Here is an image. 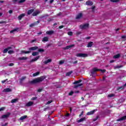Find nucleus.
I'll return each instance as SVG.
<instances>
[{"label":"nucleus","instance_id":"obj_1","mask_svg":"<svg viewBox=\"0 0 126 126\" xmlns=\"http://www.w3.org/2000/svg\"><path fill=\"white\" fill-rule=\"evenodd\" d=\"M46 78V76H42L40 77H38L37 78H35L33 79L32 81H31L30 82V83L31 84H36L37 83H40V82H42L44 79Z\"/></svg>","mask_w":126,"mask_h":126},{"label":"nucleus","instance_id":"obj_32","mask_svg":"<svg viewBox=\"0 0 126 126\" xmlns=\"http://www.w3.org/2000/svg\"><path fill=\"white\" fill-rule=\"evenodd\" d=\"M120 57H121V54H118L117 55H115L113 58L114 59H119V58H120Z\"/></svg>","mask_w":126,"mask_h":126},{"label":"nucleus","instance_id":"obj_14","mask_svg":"<svg viewBox=\"0 0 126 126\" xmlns=\"http://www.w3.org/2000/svg\"><path fill=\"white\" fill-rule=\"evenodd\" d=\"M54 33H55V31H47L46 32V34H47V35H53V34H54Z\"/></svg>","mask_w":126,"mask_h":126},{"label":"nucleus","instance_id":"obj_4","mask_svg":"<svg viewBox=\"0 0 126 126\" xmlns=\"http://www.w3.org/2000/svg\"><path fill=\"white\" fill-rule=\"evenodd\" d=\"M89 27V24H85L80 26V29H87Z\"/></svg>","mask_w":126,"mask_h":126},{"label":"nucleus","instance_id":"obj_59","mask_svg":"<svg viewBox=\"0 0 126 126\" xmlns=\"http://www.w3.org/2000/svg\"><path fill=\"white\" fill-rule=\"evenodd\" d=\"M62 15V12H60L59 13L57 14V16H61Z\"/></svg>","mask_w":126,"mask_h":126},{"label":"nucleus","instance_id":"obj_62","mask_svg":"<svg viewBox=\"0 0 126 126\" xmlns=\"http://www.w3.org/2000/svg\"><path fill=\"white\" fill-rule=\"evenodd\" d=\"M54 0H50V3H53V2H54Z\"/></svg>","mask_w":126,"mask_h":126},{"label":"nucleus","instance_id":"obj_17","mask_svg":"<svg viewBox=\"0 0 126 126\" xmlns=\"http://www.w3.org/2000/svg\"><path fill=\"white\" fill-rule=\"evenodd\" d=\"M48 41H49V37L45 36V37H43L42 40V42H48Z\"/></svg>","mask_w":126,"mask_h":126},{"label":"nucleus","instance_id":"obj_57","mask_svg":"<svg viewBox=\"0 0 126 126\" xmlns=\"http://www.w3.org/2000/svg\"><path fill=\"white\" fill-rule=\"evenodd\" d=\"M37 41V39H33L31 41V43H34V42H36Z\"/></svg>","mask_w":126,"mask_h":126},{"label":"nucleus","instance_id":"obj_43","mask_svg":"<svg viewBox=\"0 0 126 126\" xmlns=\"http://www.w3.org/2000/svg\"><path fill=\"white\" fill-rule=\"evenodd\" d=\"M36 99H37V97H36V96H35V97H32V98H31V100H32V101H34V100H36Z\"/></svg>","mask_w":126,"mask_h":126},{"label":"nucleus","instance_id":"obj_3","mask_svg":"<svg viewBox=\"0 0 126 126\" xmlns=\"http://www.w3.org/2000/svg\"><path fill=\"white\" fill-rule=\"evenodd\" d=\"M76 57H78L79 58H87V57H88V54L84 53H78L76 54Z\"/></svg>","mask_w":126,"mask_h":126},{"label":"nucleus","instance_id":"obj_45","mask_svg":"<svg viewBox=\"0 0 126 126\" xmlns=\"http://www.w3.org/2000/svg\"><path fill=\"white\" fill-rule=\"evenodd\" d=\"M5 109V107H1L0 108V112H1V111H3Z\"/></svg>","mask_w":126,"mask_h":126},{"label":"nucleus","instance_id":"obj_38","mask_svg":"<svg viewBox=\"0 0 126 126\" xmlns=\"http://www.w3.org/2000/svg\"><path fill=\"white\" fill-rule=\"evenodd\" d=\"M68 35H69V36H72V35H73V33H72V32H67Z\"/></svg>","mask_w":126,"mask_h":126},{"label":"nucleus","instance_id":"obj_39","mask_svg":"<svg viewBox=\"0 0 126 126\" xmlns=\"http://www.w3.org/2000/svg\"><path fill=\"white\" fill-rule=\"evenodd\" d=\"M26 0H20L19 1V3H23V2H25Z\"/></svg>","mask_w":126,"mask_h":126},{"label":"nucleus","instance_id":"obj_19","mask_svg":"<svg viewBox=\"0 0 126 126\" xmlns=\"http://www.w3.org/2000/svg\"><path fill=\"white\" fill-rule=\"evenodd\" d=\"M34 104V102L32 101H29L26 104L27 107H31V106H32Z\"/></svg>","mask_w":126,"mask_h":126},{"label":"nucleus","instance_id":"obj_41","mask_svg":"<svg viewBox=\"0 0 126 126\" xmlns=\"http://www.w3.org/2000/svg\"><path fill=\"white\" fill-rule=\"evenodd\" d=\"M114 96H115V94H111L108 95V97H109V98H111L112 97H114Z\"/></svg>","mask_w":126,"mask_h":126},{"label":"nucleus","instance_id":"obj_61","mask_svg":"<svg viewBox=\"0 0 126 126\" xmlns=\"http://www.w3.org/2000/svg\"><path fill=\"white\" fill-rule=\"evenodd\" d=\"M78 63V61H74V62H73V63H74V64H75L76 63Z\"/></svg>","mask_w":126,"mask_h":126},{"label":"nucleus","instance_id":"obj_58","mask_svg":"<svg viewBox=\"0 0 126 126\" xmlns=\"http://www.w3.org/2000/svg\"><path fill=\"white\" fill-rule=\"evenodd\" d=\"M106 77H106V76H104V77H103V78H102V80H103V81H105V79H106Z\"/></svg>","mask_w":126,"mask_h":126},{"label":"nucleus","instance_id":"obj_52","mask_svg":"<svg viewBox=\"0 0 126 126\" xmlns=\"http://www.w3.org/2000/svg\"><path fill=\"white\" fill-rule=\"evenodd\" d=\"M14 65V64L13 63H11L9 64V66H13Z\"/></svg>","mask_w":126,"mask_h":126},{"label":"nucleus","instance_id":"obj_8","mask_svg":"<svg viewBox=\"0 0 126 126\" xmlns=\"http://www.w3.org/2000/svg\"><path fill=\"white\" fill-rule=\"evenodd\" d=\"M39 49V47L38 46H34L30 47L29 50V51H36V50H38Z\"/></svg>","mask_w":126,"mask_h":126},{"label":"nucleus","instance_id":"obj_26","mask_svg":"<svg viewBox=\"0 0 126 126\" xmlns=\"http://www.w3.org/2000/svg\"><path fill=\"white\" fill-rule=\"evenodd\" d=\"M80 82H82V80L80 79L78 81H76L73 82V84H78V83H80Z\"/></svg>","mask_w":126,"mask_h":126},{"label":"nucleus","instance_id":"obj_11","mask_svg":"<svg viewBox=\"0 0 126 126\" xmlns=\"http://www.w3.org/2000/svg\"><path fill=\"white\" fill-rule=\"evenodd\" d=\"M83 16L82 13H79L76 15L75 19H80Z\"/></svg>","mask_w":126,"mask_h":126},{"label":"nucleus","instance_id":"obj_25","mask_svg":"<svg viewBox=\"0 0 126 126\" xmlns=\"http://www.w3.org/2000/svg\"><path fill=\"white\" fill-rule=\"evenodd\" d=\"M40 59V56H37L35 58L32 60V62H36V61H37V60H39Z\"/></svg>","mask_w":126,"mask_h":126},{"label":"nucleus","instance_id":"obj_13","mask_svg":"<svg viewBox=\"0 0 126 126\" xmlns=\"http://www.w3.org/2000/svg\"><path fill=\"white\" fill-rule=\"evenodd\" d=\"M11 49H12L11 47H8L7 48H5V49L3 50V53L6 54V53H7V52H8V50H11Z\"/></svg>","mask_w":126,"mask_h":126},{"label":"nucleus","instance_id":"obj_16","mask_svg":"<svg viewBox=\"0 0 126 126\" xmlns=\"http://www.w3.org/2000/svg\"><path fill=\"white\" fill-rule=\"evenodd\" d=\"M25 15H26L25 13H23V14L20 15L18 17V20H21V19H22V18H23V17H24V16H25Z\"/></svg>","mask_w":126,"mask_h":126},{"label":"nucleus","instance_id":"obj_49","mask_svg":"<svg viewBox=\"0 0 126 126\" xmlns=\"http://www.w3.org/2000/svg\"><path fill=\"white\" fill-rule=\"evenodd\" d=\"M26 78V77H22L21 79L20 80L21 81H22L23 80H24Z\"/></svg>","mask_w":126,"mask_h":126},{"label":"nucleus","instance_id":"obj_44","mask_svg":"<svg viewBox=\"0 0 126 126\" xmlns=\"http://www.w3.org/2000/svg\"><path fill=\"white\" fill-rule=\"evenodd\" d=\"M51 103H53V100H49L46 103V105H49V104H51Z\"/></svg>","mask_w":126,"mask_h":126},{"label":"nucleus","instance_id":"obj_5","mask_svg":"<svg viewBox=\"0 0 126 126\" xmlns=\"http://www.w3.org/2000/svg\"><path fill=\"white\" fill-rule=\"evenodd\" d=\"M10 114V112H7L6 114L2 115L1 119H7V118H9Z\"/></svg>","mask_w":126,"mask_h":126},{"label":"nucleus","instance_id":"obj_53","mask_svg":"<svg viewBox=\"0 0 126 126\" xmlns=\"http://www.w3.org/2000/svg\"><path fill=\"white\" fill-rule=\"evenodd\" d=\"M64 27V26H63V25H62L59 26V29H62Z\"/></svg>","mask_w":126,"mask_h":126},{"label":"nucleus","instance_id":"obj_6","mask_svg":"<svg viewBox=\"0 0 126 126\" xmlns=\"http://www.w3.org/2000/svg\"><path fill=\"white\" fill-rule=\"evenodd\" d=\"M41 13V11H39V10H36L35 11L33 12L32 14V16H37L38 14Z\"/></svg>","mask_w":126,"mask_h":126},{"label":"nucleus","instance_id":"obj_37","mask_svg":"<svg viewBox=\"0 0 126 126\" xmlns=\"http://www.w3.org/2000/svg\"><path fill=\"white\" fill-rule=\"evenodd\" d=\"M110 1L112 2H119L120 1V0H110Z\"/></svg>","mask_w":126,"mask_h":126},{"label":"nucleus","instance_id":"obj_55","mask_svg":"<svg viewBox=\"0 0 126 126\" xmlns=\"http://www.w3.org/2000/svg\"><path fill=\"white\" fill-rule=\"evenodd\" d=\"M121 67H123V65H119L116 66V68H121Z\"/></svg>","mask_w":126,"mask_h":126},{"label":"nucleus","instance_id":"obj_47","mask_svg":"<svg viewBox=\"0 0 126 126\" xmlns=\"http://www.w3.org/2000/svg\"><path fill=\"white\" fill-rule=\"evenodd\" d=\"M64 63V61H60L59 62V64H63V63Z\"/></svg>","mask_w":126,"mask_h":126},{"label":"nucleus","instance_id":"obj_63","mask_svg":"<svg viewBox=\"0 0 126 126\" xmlns=\"http://www.w3.org/2000/svg\"><path fill=\"white\" fill-rule=\"evenodd\" d=\"M95 6H93L92 7V10H94V9H95Z\"/></svg>","mask_w":126,"mask_h":126},{"label":"nucleus","instance_id":"obj_18","mask_svg":"<svg viewBox=\"0 0 126 126\" xmlns=\"http://www.w3.org/2000/svg\"><path fill=\"white\" fill-rule=\"evenodd\" d=\"M86 4L87 5L91 6L93 4V2H92V1H90V0H88L86 2Z\"/></svg>","mask_w":126,"mask_h":126},{"label":"nucleus","instance_id":"obj_56","mask_svg":"<svg viewBox=\"0 0 126 126\" xmlns=\"http://www.w3.org/2000/svg\"><path fill=\"white\" fill-rule=\"evenodd\" d=\"M121 38L122 39H125V38H126V35H123V36H121Z\"/></svg>","mask_w":126,"mask_h":126},{"label":"nucleus","instance_id":"obj_20","mask_svg":"<svg viewBox=\"0 0 126 126\" xmlns=\"http://www.w3.org/2000/svg\"><path fill=\"white\" fill-rule=\"evenodd\" d=\"M27 118H28V116L27 115H25L21 117L19 120L20 121H23V120H25V119H27Z\"/></svg>","mask_w":126,"mask_h":126},{"label":"nucleus","instance_id":"obj_29","mask_svg":"<svg viewBox=\"0 0 126 126\" xmlns=\"http://www.w3.org/2000/svg\"><path fill=\"white\" fill-rule=\"evenodd\" d=\"M38 55H39L38 52H33L32 53V56H33V57H35V56H38Z\"/></svg>","mask_w":126,"mask_h":126},{"label":"nucleus","instance_id":"obj_54","mask_svg":"<svg viewBox=\"0 0 126 126\" xmlns=\"http://www.w3.org/2000/svg\"><path fill=\"white\" fill-rule=\"evenodd\" d=\"M84 113V112L82 111V112L81 113V114L79 115V117H81V116H83Z\"/></svg>","mask_w":126,"mask_h":126},{"label":"nucleus","instance_id":"obj_51","mask_svg":"<svg viewBox=\"0 0 126 126\" xmlns=\"http://www.w3.org/2000/svg\"><path fill=\"white\" fill-rule=\"evenodd\" d=\"M13 12V10H10L8 11V13H10V14H11Z\"/></svg>","mask_w":126,"mask_h":126},{"label":"nucleus","instance_id":"obj_48","mask_svg":"<svg viewBox=\"0 0 126 126\" xmlns=\"http://www.w3.org/2000/svg\"><path fill=\"white\" fill-rule=\"evenodd\" d=\"M3 23H6V21H2L0 22V24H3Z\"/></svg>","mask_w":126,"mask_h":126},{"label":"nucleus","instance_id":"obj_22","mask_svg":"<svg viewBox=\"0 0 126 126\" xmlns=\"http://www.w3.org/2000/svg\"><path fill=\"white\" fill-rule=\"evenodd\" d=\"M93 46V42L91 41V42H89L88 43L87 47L88 48H91V47H92Z\"/></svg>","mask_w":126,"mask_h":126},{"label":"nucleus","instance_id":"obj_42","mask_svg":"<svg viewBox=\"0 0 126 126\" xmlns=\"http://www.w3.org/2000/svg\"><path fill=\"white\" fill-rule=\"evenodd\" d=\"M14 53V51L13 50H9L8 51V54H13Z\"/></svg>","mask_w":126,"mask_h":126},{"label":"nucleus","instance_id":"obj_28","mask_svg":"<svg viewBox=\"0 0 126 126\" xmlns=\"http://www.w3.org/2000/svg\"><path fill=\"white\" fill-rule=\"evenodd\" d=\"M4 92H11V89L9 88H6L3 90Z\"/></svg>","mask_w":126,"mask_h":126},{"label":"nucleus","instance_id":"obj_23","mask_svg":"<svg viewBox=\"0 0 126 126\" xmlns=\"http://www.w3.org/2000/svg\"><path fill=\"white\" fill-rule=\"evenodd\" d=\"M21 53H22L23 54H30L31 53V50L25 51L24 50H22L21 51Z\"/></svg>","mask_w":126,"mask_h":126},{"label":"nucleus","instance_id":"obj_10","mask_svg":"<svg viewBox=\"0 0 126 126\" xmlns=\"http://www.w3.org/2000/svg\"><path fill=\"white\" fill-rule=\"evenodd\" d=\"M125 120H126V115L117 119V122H122V121H125Z\"/></svg>","mask_w":126,"mask_h":126},{"label":"nucleus","instance_id":"obj_21","mask_svg":"<svg viewBox=\"0 0 126 126\" xmlns=\"http://www.w3.org/2000/svg\"><path fill=\"white\" fill-rule=\"evenodd\" d=\"M86 118L84 117L82 118H81L80 120L77 121V123H82V122H84V121H86Z\"/></svg>","mask_w":126,"mask_h":126},{"label":"nucleus","instance_id":"obj_30","mask_svg":"<svg viewBox=\"0 0 126 126\" xmlns=\"http://www.w3.org/2000/svg\"><path fill=\"white\" fill-rule=\"evenodd\" d=\"M75 45L74 44H71V45H68V46H67L66 47V48L67 50H68V49H69L70 48H72L73 47H74Z\"/></svg>","mask_w":126,"mask_h":126},{"label":"nucleus","instance_id":"obj_34","mask_svg":"<svg viewBox=\"0 0 126 126\" xmlns=\"http://www.w3.org/2000/svg\"><path fill=\"white\" fill-rule=\"evenodd\" d=\"M72 71H70L69 72L66 73V76H69L71 74V73H72Z\"/></svg>","mask_w":126,"mask_h":126},{"label":"nucleus","instance_id":"obj_46","mask_svg":"<svg viewBox=\"0 0 126 126\" xmlns=\"http://www.w3.org/2000/svg\"><path fill=\"white\" fill-rule=\"evenodd\" d=\"M7 80H8V79H6L5 80L1 81V83L2 84L5 83V82H6V81H7Z\"/></svg>","mask_w":126,"mask_h":126},{"label":"nucleus","instance_id":"obj_27","mask_svg":"<svg viewBox=\"0 0 126 126\" xmlns=\"http://www.w3.org/2000/svg\"><path fill=\"white\" fill-rule=\"evenodd\" d=\"M18 30H19V28H16L15 29H14L13 30L11 31L10 32V33H13V32H15L16 31H17Z\"/></svg>","mask_w":126,"mask_h":126},{"label":"nucleus","instance_id":"obj_40","mask_svg":"<svg viewBox=\"0 0 126 126\" xmlns=\"http://www.w3.org/2000/svg\"><path fill=\"white\" fill-rule=\"evenodd\" d=\"M73 93H74V92H73V91H71L68 94L69 96H72V95H73Z\"/></svg>","mask_w":126,"mask_h":126},{"label":"nucleus","instance_id":"obj_12","mask_svg":"<svg viewBox=\"0 0 126 126\" xmlns=\"http://www.w3.org/2000/svg\"><path fill=\"white\" fill-rule=\"evenodd\" d=\"M34 11H35L34 9H31L29 10L27 12L28 15H30L31 14H32V13H33Z\"/></svg>","mask_w":126,"mask_h":126},{"label":"nucleus","instance_id":"obj_64","mask_svg":"<svg viewBox=\"0 0 126 126\" xmlns=\"http://www.w3.org/2000/svg\"><path fill=\"white\" fill-rule=\"evenodd\" d=\"M75 94H78V93H79V91H75Z\"/></svg>","mask_w":126,"mask_h":126},{"label":"nucleus","instance_id":"obj_33","mask_svg":"<svg viewBox=\"0 0 126 126\" xmlns=\"http://www.w3.org/2000/svg\"><path fill=\"white\" fill-rule=\"evenodd\" d=\"M40 74V72H36L32 74V76L35 77V76H37V75H39Z\"/></svg>","mask_w":126,"mask_h":126},{"label":"nucleus","instance_id":"obj_31","mask_svg":"<svg viewBox=\"0 0 126 126\" xmlns=\"http://www.w3.org/2000/svg\"><path fill=\"white\" fill-rule=\"evenodd\" d=\"M18 100V99L17 98H14L11 100V103H16L17 101Z\"/></svg>","mask_w":126,"mask_h":126},{"label":"nucleus","instance_id":"obj_2","mask_svg":"<svg viewBox=\"0 0 126 126\" xmlns=\"http://www.w3.org/2000/svg\"><path fill=\"white\" fill-rule=\"evenodd\" d=\"M96 71H101L102 73H104V72H106V69H98L96 67H94L92 71H91V73L92 74H95V72H96Z\"/></svg>","mask_w":126,"mask_h":126},{"label":"nucleus","instance_id":"obj_9","mask_svg":"<svg viewBox=\"0 0 126 126\" xmlns=\"http://www.w3.org/2000/svg\"><path fill=\"white\" fill-rule=\"evenodd\" d=\"M96 111H97V109H94V110H92L91 111L88 112L87 113V115L88 116H90L91 115H93V114H94V113H95V112H96Z\"/></svg>","mask_w":126,"mask_h":126},{"label":"nucleus","instance_id":"obj_35","mask_svg":"<svg viewBox=\"0 0 126 126\" xmlns=\"http://www.w3.org/2000/svg\"><path fill=\"white\" fill-rule=\"evenodd\" d=\"M98 119H99V115H97L95 118H94V119H93V122H96V121H97Z\"/></svg>","mask_w":126,"mask_h":126},{"label":"nucleus","instance_id":"obj_36","mask_svg":"<svg viewBox=\"0 0 126 126\" xmlns=\"http://www.w3.org/2000/svg\"><path fill=\"white\" fill-rule=\"evenodd\" d=\"M39 53H43L44 52H45V50L43 49H39L38 50Z\"/></svg>","mask_w":126,"mask_h":126},{"label":"nucleus","instance_id":"obj_24","mask_svg":"<svg viewBox=\"0 0 126 126\" xmlns=\"http://www.w3.org/2000/svg\"><path fill=\"white\" fill-rule=\"evenodd\" d=\"M52 62V59H48L45 61L44 62V63L45 64H47V63H51Z\"/></svg>","mask_w":126,"mask_h":126},{"label":"nucleus","instance_id":"obj_15","mask_svg":"<svg viewBox=\"0 0 126 126\" xmlns=\"http://www.w3.org/2000/svg\"><path fill=\"white\" fill-rule=\"evenodd\" d=\"M28 58L26 57H19L18 60L19 61H26V60H28Z\"/></svg>","mask_w":126,"mask_h":126},{"label":"nucleus","instance_id":"obj_60","mask_svg":"<svg viewBox=\"0 0 126 126\" xmlns=\"http://www.w3.org/2000/svg\"><path fill=\"white\" fill-rule=\"evenodd\" d=\"M78 85H77L74 86V88L75 89L78 88Z\"/></svg>","mask_w":126,"mask_h":126},{"label":"nucleus","instance_id":"obj_50","mask_svg":"<svg viewBox=\"0 0 126 126\" xmlns=\"http://www.w3.org/2000/svg\"><path fill=\"white\" fill-rule=\"evenodd\" d=\"M43 91V89H39L37 90V92H42Z\"/></svg>","mask_w":126,"mask_h":126},{"label":"nucleus","instance_id":"obj_7","mask_svg":"<svg viewBox=\"0 0 126 126\" xmlns=\"http://www.w3.org/2000/svg\"><path fill=\"white\" fill-rule=\"evenodd\" d=\"M39 23H40V21L38 20L30 25V27H34V26H36V25H38Z\"/></svg>","mask_w":126,"mask_h":126}]
</instances>
